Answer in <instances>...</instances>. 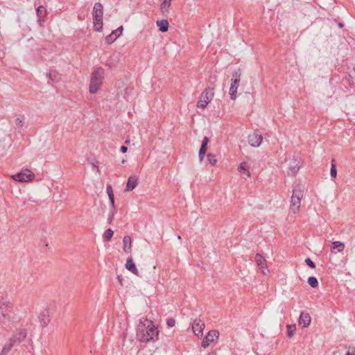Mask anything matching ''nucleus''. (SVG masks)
Returning a JSON list of instances; mask_svg holds the SVG:
<instances>
[{
    "label": "nucleus",
    "mask_w": 355,
    "mask_h": 355,
    "mask_svg": "<svg viewBox=\"0 0 355 355\" xmlns=\"http://www.w3.org/2000/svg\"><path fill=\"white\" fill-rule=\"evenodd\" d=\"M159 331L151 320L146 319L137 326V338L142 343L158 339Z\"/></svg>",
    "instance_id": "1"
},
{
    "label": "nucleus",
    "mask_w": 355,
    "mask_h": 355,
    "mask_svg": "<svg viewBox=\"0 0 355 355\" xmlns=\"http://www.w3.org/2000/svg\"><path fill=\"white\" fill-rule=\"evenodd\" d=\"M104 78V69L102 67H98L93 71L91 75L89 92L95 94L99 89Z\"/></svg>",
    "instance_id": "2"
},
{
    "label": "nucleus",
    "mask_w": 355,
    "mask_h": 355,
    "mask_svg": "<svg viewBox=\"0 0 355 355\" xmlns=\"http://www.w3.org/2000/svg\"><path fill=\"white\" fill-rule=\"evenodd\" d=\"M303 191V189L300 185L296 186L293 190L290 209L293 214L297 213L300 210Z\"/></svg>",
    "instance_id": "3"
},
{
    "label": "nucleus",
    "mask_w": 355,
    "mask_h": 355,
    "mask_svg": "<svg viewBox=\"0 0 355 355\" xmlns=\"http://www.w3.org/2000/svg\"><path fill=\"white\" fill-rule=\"evenodd\" d=\"M103 5L101 3H96L92 11L94 28L96 31L101 32L103 29Z\"/></svg>",
    "instance_id": "4"
},
{
    "label": "nucleus",
    "mask_w": 355,
    "mask_h": 355,
    "mask_svg": "<svg viewBox=\"0 0 355 355\" xmlns=\"http://www.w3.org/2000/svg\"><path fill=\"white\" fill-rule=\"evenodd\" d=\"M214 95V87L206 88L200 94V99L197 103V107L204 109L211 101Z\"/></svg>",
    "instance_id": "5"
},
{
    "label": "nucleus",
    "mask_w": 355,
    "mask_h": 355,
    "mask_svg": "<svg viewBox=\"0 0 355 355\" xmlns=\"http://www.w3.org/2000/svg\"><path fill=\"white\" fill-rule=\"evenodd\" d=\"M233 78L231 80V85L230 87V96L232 100H235L237 97V89L239 86L241 80V73L239 71H236L232 73Z\"/></svg>",
    "instance_id": "6"
},
{
    "label": "nucleus",
    "mask_w": 355,
    "mask_h": 355,
    "mask_svg": "<svg viewBox=\"0 0 355 355\" xmlns=\"http://www.w3.org/2000/svg\"><path fill=\"white\" fill-rule=\"evenodd\" d=\"M17 319L16 314L6 315L3 313L0 314V324L5 329H11L12 327H15V322Z\"/></svg>",
    "instance_id": "7"
},
{
    "label": "nucleus",
    "mask_w": 355,
    "mask_h": 355,
    "mask_svg": "<svg viewBox=\"0 0 355 355\" xmlns=\"http://www.w3.org/2000/svg\"><path fill=\"white\" fill-rule=\"evenodd\" d=\"M35 178V174L29 169H25L15 175H12V178L20 182H27L32 181Z\"/></svg>",
    "instance_id": "8"
},
{
    "label": "nucleus",
    "mask_w": 355,
    "mask_h": 355,
    "mask_svg": "<svg viewBox=\"0 0 355 355\" xmlns=\"http://www.w3.org/2000/svg\"><path fill=\"white\" fill-rule=\"evenodd\" d=\"M205 324L201 319H195L192 324V330L193 334L198 338L202 336L203 329H205Z\"/></svg>",
    "instance_id": "9"
},
{
    "label": "nucleus",
    "mask_w": 355,
    "mask_h": 355,
    "mask_svg": "<svg viewBox=\"0 0 355 355\" xmlns=\"http://www.w3.org/2000/svg\"><path fill=\"white\" fill-rule=\"evenodd\" d=\"M219 332L217 330L209 331L202 342V347H207L215 339L218 338Z\"/></svg>",
    "instance_id": "10"
},
{
    "label": "nucleus",
    "mask_w": 355,
    "mask_h": 355,
    "mask_svg": "<svg viewBox=\"0 0 355 355\" xmlns=\"http://www.w3.org/2000/svg\"><path fill=\"white\" fill-rule=\"evenodd\" d=\"M257 266L261 270L263 275H266L269 270L267 268L266 259L259 253L256 254L254 257Z\"/></svg>",
    "instance_id": "11"
},
{
    "label": "nucleus",
    "mask_w": 355,
    "mask_h": 355,
    "mask_svg": "<svg viewBox=\"0 0 355 355\" xmlns=\"http://www.w3.org/2000/svg\"><path fill=\"white\" fill-rule=\"evenodd\" d=\"M26 330L25 329H19L13 334L12 336L10 338V342L19 343L26 338Z\"/></svg>",
    "instance_id": "12"
},
{
    "label": "nucleus",
    "mask_w": 355,
    "mask_h": 355,
    "mask_svg": "<svg viewBox=\"0 0 355 355\" xmlns=\"http://www.w3.org/2000/svg\"><path fill=\"white\" fill-rule=\"evenodd\" d=\"M263 141L262 135L258 132H254L248 136V142L253 147H258Z\"/></svg>",
    "instance_id": "13"
},
{
    "label": "nucleus",
    "mask_w": 355,
    "mask_h": 355,
    "mask_svg": "<svg viewBox=\"0 0 355 355\" xmlns=\"http://www.w3.org/2000/svg\"><path fill=\"white\" fill-rule=\"evenodd\" d=\"M6 315L15 314L13 312V304L8 301H3L0 302V314Z\"/></svg>",
    "instance_id": "14"
},
{
    "label": "nucleus",
    "mask_w": 355,
    "mask_h": 355,
    "mask_svg": "<svg viewBox=\"0 0 355 355\" xmlns=\"http://www.w3.org/2000/svg\"><path fill=\"white\" fill-rule=\"evenodd\" d=\"M298 323L300 325H302L303 328L308 327L311 323V316L309 313L306 312H302Z\"/></svg>",
    "instance_id": "15"
},
{
    "label": "nucleus",
    "mask_w": 355,
    "mask_h": 355,
    "mask_svg": "<svg viewBox=\"0 0 355 355\" xmlns=\"http://www.w3.org/2000/svg\"><path fill=\"white\" fill-rule=\"evenodd\" d=\"M39 321L42 327H46L50 322L49 311L44 310L41 311L38 315Z\"/></svg>",
    "instance_id": "16"
},
{
    "label": "nucleus",
    "mask_w": 355,
    "mask_h": 355,
    "mask_svg": "<svg viewBox=\"0 0 355 355\" xmlns=\"http://www.w3.org/2000/svg\"><path fill=\"white\" fill-rule=\"evenodd\" d=\"M138 184V177L137 176H130L128 180L125 187V191H132L133 190Z\"/></svg>",
    "instance_id": "17"
},
{
    "label": "nucleus",
    "mask_w": 355,
    "mask_h": 355,
    "mask_svg": "<svg viewBox=\"0 0 355 355\" xmlns=\"http://www.w3.org/2000/svg\"><path fill=\"white\" fill-rule=\"evenodd\" d=\"M125 268L127 270L132 272L133 274L139 276V271L137 269L135 264L134 263L132 258L131 257L127 259Z\"/></svg>",
    "instance_id": "18"
},
{
    "label": "nucleus",
    "mask_w": 355,
    "mask_h": 355,
    "mask_svg": "<svg viewBox=\"0 0 355 355\" xmlns=\"http://www.w3.org/2000/svg\"><path fill=\"white\" fill-rule=\"evenodd\" d=\"M123 249L126 253H130L132 249V240L130 236H125L123 239Z\"/></svg>",
    "instance_id": "19"
},
{
    "label": "nucleus",
    "mask_w": 355,
    "mask_h": 355,
    "mask_svg": "<svg viewBox=\"0 0 355 355\" xmlns=\"http://www.w3.org/2000/svg\"><path fill=\"white\" fill-rule=\"evenodd\" d=\"M345 248V244L340 241H334L332 243V247L331 248V250L332 252L336 253L341 252L344 250Z\"/></svg>",
    "instance_id": "20"
},
{
    "label": "nucleus",
    "mask_w": 355,
    "mask_h": 355,
    "mask_svg": "<svg viewBox=\"0 0 355 355\" xmlns=\"http://www.w3.org/2000/svg\"><path fill=\"white\" fill-rule=\"evenodd\" d=\"M171 6V0H164L160 5V10L164 15L169 12Z\"/></svg>",
    "instance_id": "21"
},
{
    "label": "nucleus",
    "mask_w": 355,
    "mask_h": 355,
    "mask_svg": "<svg viewBox=\"0 0 355 355\" xmlns=\"http://www.w3.org/2000/svg\"><path fill=\"white\" fill-rule=\"evenodd\" d=\"M156 24L161 32L164 33L168 30L169 24L166 19L158 20L157 21Z\"/></svg>",
    "instance_id": "22"
},
{
    "label": "nucleus",
    "mask_w": 355,
    "mask_h": 355,
    "mask_svg": "<svg viewBox=\"0 0 355 355\" xmlns=\"http://www.w3.org/2000/svg\"><path fill=\"white\" fill-rule=\"evenodd\" d=\"M47 76L53 82H58L61 79V75L56 71H51Z\"/></svg>",
    "instance_id": "23"
},
{
    "label": "nucleus",
    "mask_w": 355,
    "mask_h": 355,
    "mask_svg": "<svg viewBox=\"0 0 355 355\" xmlns=\"http://www.w3.org/2000/svg\"><path fill=\"white\" fill-rule=\"evenodd\" d=\"M238 171L240 173H243V174H245L247 178H250V176H251L249 169L248 168H246L245 162H242L239 164V166L238 167Z\"/></svg>",
    "instance_id": "24"
},
{
    "label": "nucleus",
    "mask_w": 355,
    "mask_h": 355,
    "mask_svg": "<svg viewBox=\"0 0 355 355\" xmlns=\"http://www.w3.org/2000/svg\"><path fill=\"white\" fill-rule=\"evenodd\" d=\"M37 15L40 18L39 21L41 24V19L46 15V8L44 6H39L37 9Z\"/></svg>",
    "instance_id": "25"
},
{
    "label": "nucleus",
    "mask_w": 355,
    "mask_h": 355,
    "mask_svg": "<svg viewBox=\"0 0 355 355\" xmlns=\"http://www.w3.org/2000/svg\"><path fill=\"white\" fill-rule=\"evenodd\" d=\"M114 234V231L112 229H107L103 234L104 239L109 241L111 240Z\"/></svg>",
    "instance_id": "26"
},
{
    "label": "nucleus",
    "mask_w": 355,
    "mask_h": 355,
    "mask_svg": "<svg viewBox=\"0 0 355 355\" xmlns=\"http://www.w3.org/2000/svg\"><path fill=\"white\" fill-rule=\"evenodd\" d=\"M296 330L295 324L287 325V335L289 338H292L294 335V332Z\"/></svg>",
    "instance_id": "27"
},
{
    "label": "nucleus",
    "mask_w": 355,
    "mask_h": 355,
    "mask_svg": "<svg viewBox=\"0 0 355 355\" xmlns=\"http://www.w3.org/2000/svg\"><path fill=\"white\" fill-rule=\"evenodd\" d=\"M207 157V159H208L209 164L211 166H215L216 162H217V159L216 158V155L212 154V153H208Z\"/></svg>",
    "instance_id": "28"
},
{
    "label": "nucleus",
    "mask_w": 355,
    "mask_h": 355,
    "mask_svg": "<svg viewBox=\"0 0 355 355\" xmlns=\"http://www.w3.org/2000/svg\"><path fill=\"white\" fill-rule=\"evenodd\" d=\"M308 284L312 288H316L318 285V279L315 277H310L308 279Z\"/></svg>",
    "instance_id": "29"
},
{
    "label": "nucleus",
    "mask_w": 355,
    "mask_h": 355,
    "mask_svg": "<svg viewBox=\"0 0 355 355\" xmlns=\"http://www.w3.org/2000/svg\"><path fill=\"white\" fill-rule=\"evenodd\" d=\"M14 345L13 343L10 342V340L4 345L1 352L8 354V353L11 350L12 346Z\"/></svg>",
    "instance_id": "30"
},
{
    "label": "nucleus",
    "mask_w": 355,
    "mask_h": 355,
    "mask_svg": "<svg viewBox=\"0 0 355 355\" xmlns=\"http://www.w3.org/2000/svg\"><path fill=\"white\" fill-rule=\"evenodd\" d=\"M206 151L207 147H205V146H201L198 154L199 159L200 162L203 160Z\"/></svg>",
    "instance_id": "31"
},
{
    "label": "nucleus",
    "mask_w": 355,
    "mask_h": 355,
    "mask_svg": "<svg viewBox=\"0 0 355 355\" xmlns=\"http://www.w3.org/2000/svg\"><path fill=\"white\" fill-rule=\"evenodd\" d=\"M334 160H332V162H334ZM330 174L331 178H336L337 175V170L336 168V165L334 163H331V170H330Z\"/></svg>",
    "instance_id": "32"
},
{
    "label": "nucleus",
    "mask_w": 355,
    "mask_h": 355,
    "mask_svg": "<svg viewBox=\"0 0 355 355\" xmlns=\"http://www.w3.org/2000/svg\"><path fill=\"white\" fill-rule=\"evenodd\" d=\"M123 30V28L122 26H121L116 30L113 31L112 32V34H113L114 35V37L118 38L122 34Z\"/></svg>",
    "instance_id": "33"
},
{
    "label": "nucleus",
    "mask_w": 355,
    "mask_h": 355,
    "mask_svg": "<svg viewBox=\"0 0 355 355\" xmlns=\"http://www.w3.org/2000/svg\"><path fill=\"white\" fill-rule=\"evenodd\" d=\"M117 38L114 37L113 34H110L105 37V42L107 44H110L114 42Z\"/></svg>",
    "instance_id": "34"
},
{
    "label": "nucleus",
    "mask_w": 355,
    "mask_h": 355,
    "mask_svg": "<svg viewBox=\"0 0 355 355\" xmlns=\"http://www.w3.org/2000/svg\"><path fill=\"white\" fill-rule=\"evenodd\" d=\"M115 215V209H110L109 214H108V218H107V223L109 224H111L114 220Z\"/></svg>",
    "instance_id": "35"
},
{
    "label": "nucleus",
    "mask_w": 355,
    "mask_h": 355,
    "mask_svg": "<svg viewBox=\"0 0 355 355\" xmlns=\"http://www.w3.org/2000/svg\"><path fill=\"white\" fill-rule=\"evenodd\" d=\"M106 191H107L109 198H112L114 196L112 187L110 184L107 185Z\"/></svg>",
    "instance_id": "36"
},
{
    "label": "nucleus",
    "mask_w": 355,
    "mask_h": 355,
    "mask_svg": "<svg viewBox=\"0 0 355 355\" xmlns=\"http://www.w3.org/2000/svg\"><path fill=\"white\" fill-rule=\"evenodd\" d=\"M305 263L311 268H315V264L309 257L305 259Z\"/></svg>",
    "instance_id": "37"
},
{
    "label": "nucleus",
    "mask_w": 355,
    "mask_h": 355,
    "mask_svg": "<svg viewBox=\"0 0 355 355\" xmlns=\"http://www.w3.org/2000/svg\"><path fill=\"white\" fill-rule=\"evenodd\" d=\"M166 324L169 327H173L175 324V320L173 318H168L166 321Z\"/></svg>",
    "instance_id": "38"
},
{
    "label": "nucleus",
    "mask_w": 355,
    "mask_h": 355,
    "mask_svg": "<svg viewBox=\"0 0 355 355\" xmlns=\"http://www.w3.org/2000/svg\"><path fill=\"white\" fill-rule=\"evenodd\" d=\"M24 122L19 118H17L15 119V125L17 128H21L23 126Z\"/></svg>",
    "instance_id": "39"
},
{
    "label": "nucleus",
    "mask_w": 355,
    "mask_h": 355,
    "mask_svg": "<svg viewBox=\"0 0 355 355\" xmlns=\"http://www.w3.org/2000/svg\"><path fill=\"white\" fill-rule=\"evenodd\" d=\"M209 142V139L207 137H204L201 146H205V147H207Z\"/></svg>",
    "instance_id": "40"
},
{
    "label": "nucleus",
    "mask_w": 355,
    "mask_h": 355,
    "mask_svg": "<svg viewBox=\"0 0 355 355\" xmlns=\"http://www.w3.org/2000/svg\"><path fill=\"white\" fill-rule=\"evenodd\" d=\"M110 205H111V209H116L115 206V202H114V196L112 198H109Z\"/></svg>",
    "instance_id": "41"
},
{
    "label": "nucleus",
    "mask_w": 355,
    "mask_h": 355,
    "mask_svg": "<svg viewBox=\"0 0 355 355\" xmlns=\"http://www.w3.org/2000/svg\"><path fill=\"white\" fill-rule=\"evenodd\" d=\"M354 354H355V348L349 347L348 349V352L346 353L345 355H354Z\"/></svg>",
    "instance_id": "42"
},
{
    "label": "nucleus",
    "mask_w": 355,
    "mask_h": 355,
    "mask_svg": "<svg viewBox=\"0 0 355 355\" xmlns=\"http://www.w3.org/2000/svg\"><path fill=\"white\" fill-rule=\"evenodd\" d=\"M299 170V167L298 166H295L294 167V168L291 171V173L293 175H295V173H297V171Z\"/></svg>",
    "instance_id": "43"
},
{
    "label": "nucleus",
    "mask_w": 355,
    "mask_h": 355,
    "mask_svg": "<svg viewBox=\"0 0 355 355\" xmlns=\"http://www.w3.org/2000/svg\"><path fill=\"white\" fill-rule=\"evenodd\" d=\"M117 279L119 280V282L120 283V284L121 286H123V278H122V276L121 275H118L117 276Z\"/></svg>",
    "instance_id": "44"
},
{
    "label": "nucleus",
    "mask_w": 355,
    "mask_h": 355,
    "mask_svg": "<svg viewBox=\"0 0 355 355\" xmlns=\"http://www.w3.org/2000/svg\"><path fill=\"white\" fill-rule=\"evenodd\" d=\"M121 150L122 153H125L127 152L128 148L126 146H122L121 147Z\"/></svg>",
    "instance_id": "45"
},
{
    "label": "nucleus",
    "mask_w": 355,
    "mask_h": 355,
    "mask_svg": "<svg viewBox=\"0 0 355 355\" xmlns=\"http://www.w3.org/2000/svg\"><path fill=\"white\" fill-rule=\"evenodd\" d=\"M151 354H152L151 352H149V353H147V354H144V355H151Z\"/></svg>",
    "instance_id": "46"
},
{
    "label": "nucleus",
    "mask_w": 355,
    "mask_h": 355,
    "mask_svg": "<svg viewBox=\"0 0 355 355\" xmlns=\"http://www.w3.org/2000/svg\"><path fill=\"white\" fill-rule=\"evenodd\" d=\"M207 355H216V353H209Z\"/></svg>",
    "instance_id": "47"
},
{
    "label": "nucleus",
    "mask_w": 355,
    "mask_h": 355,
    "mask_svg": "<svg viewBox=\"0 0 355 355\" xmlns=\"http://www.w3.org/2000/svg\"><path fill=\"white\" fill-rule=\"evenodd\" d=\"M0 355H7V354L1 352Z\"/></svg>",
    "instance_id": "48"
},
{
    "label": "nucleus",
    "mask_w": 355,
    "mask_h": 355,
    "mask_svg": "<svg viewBox=\"0 0 355 355\" xmlns=\"http://www.w3.org/2000/svg\"><path fill=\"white\" fill-rule=\"evenodd\" d=\"M338 25L340 27H343V24H341V23H340Z\"/></svg>",
    "instance_id": "49"
},
{
    "label": "nucleus",
    "mask_w": 355,
    "mask_h": 355,
    "mask_svg": "<svg viewBox=\"0 0 355 355\" xmlns=\"http://www.w3.org/2000/svg\"><path fill=\"white\" fill-rule=\"evenodd\" d=\"M178 239H181V236L180 235L178 236Z\"/></svg>",
    "instance_id": "50"
}]
</instances>
